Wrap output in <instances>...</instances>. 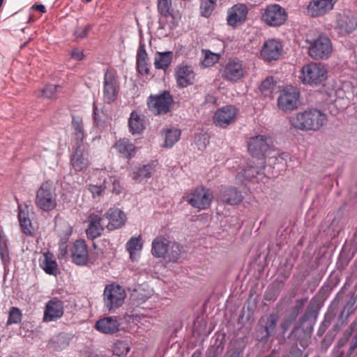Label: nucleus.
Segmentation results:
<instances>
[{
	"label": "nucleus",
	"instance_id": "obj_1",
	"mask_svg": "<svg viewBox=\"0 0 357 357\" xmlns=\"http://www.w3.org/2000/svg\"><path fill=\"white\" fill-rule=\"evenodd\" d=\"M289 122L294 128L302 131H317L327 122L326 115L317 109L299 112L291 116Z\"/></svg>",
	"mask_w": 357,
	"mask_h": 357
},
{
	"label": "nucleus",
	"instance_id": "obj_2",
	"mask_svg": "<svg viewBox=\"0 0 357 357\" xmlns=\"http://www.w3.org/2000/svg\"><path fill=\"white\" fill-rule=\"evenodd\" d=\"M183 249L180 243L172 241L163 236L155 238L151 245V253L156 258H163L169 262L176 261Z\"/></svg>",
	"mask_w": 357,
	"mask_h": 357
},
{
	"label": "nucleus",
	"instance_id": "obj_3",
	"mask_svg": "<svg viewBox=\"0 0 357 357\" xmlns=\"http://www.w3.org/2000/svg\"><path fill=\"white\" fill-rule=\"evenodd\" d=\"M35 204L45 212L51 211L56 207L57 193L52 181H47L41 184L36 192Z\"/></svg>",
	"mask_w": 357,
	"mask_h": 357
},
{
	"label": "nucleus",
	"instance_id": "obj_4",
	"mask_svg": "<svg viewBox=\"0 0 357 357\" xmlns=\"http://www.w3.org/2000/svg\"><path fill=\"white\" fill-rule=\"evenodd\" d=\"M327 77V68L321 63L312 62L303 66L300 78L305 84L318 85Z\"/></svg>",
	"mask_w": 357,
	"mask_h": 357
},
{
	"label": "nucleus",
	"instance_id": "obj_5",
	"mask_svg": "<svg viewBox=\"0 0 357 357\" xmlns=\"http://www.w3.org/2000/svg\"><path fill=\"white\" fill-rule=\"evenodd\" d=\"M126 297L124 289L118 284L112 283L105 286L103 291V301L107 310L112 312L121 307Z\"/></svg>",
	"mask_w": 357,
	"mask_h": 357
},
{
	"label": "nucleus",
	"instance_id": "obj_6",
	"mask_svg": "<svg viewBox=\"0 0 357 357\" xmlns=\"http://www.w3.org/2000/svg\"><path fill=\"white\" fill-rule=\"evenodd\" d=\"M219 73L224 80L234 83L244 77L245 68L238 58L229 59L221 65Z\"/></svg>",
	"mask_w": 357,
	"mask_h": 357
},
{
	"label": "nucleus",
	"instance_id": "obj_7",
	"mask_svg": "<svg viewBox=\"0 0 357 357\" xmlns=\"http://www.w3.org/2000/svg\"><path fill=\"white\" fill-rule=\"evenodd\" d=\"M333 46L331 40L321 36L310 43L308 48L309 56L316 60H325L329 58L332 53Z\"/></svg>",
	"mask_w": 357,
	"mask_h": 357
},
{
	"label": "nucleus",
	"instance_id": "obj_8",
	"mask_svg": "<svg viewBox=\"0 0 357 357\" xmlns=\"http://www.w3.org/2000/svg\"><path fill=\"white\" fill-rule=\"evenodd\" d=\"M287 19V13L285 9L277 3L268 5L262 14L263 21L269 26H280Z\"/></svg>",
	"mask_w": 357,
	"mask_h": 357
},
{
	"label": "nucleus",
	"instance_id": "obj_9",
	"mask_svg": "<svg viewBox=\"0 0 357 357\" xmlns=\"http://www.w3.org/2000/svg\"><path fill=\"white\" fill-rule=\"evenodd\" d=\"M278 318L271 313L260 318L257 326L255 337L259 342H266L275 332Z\"/></svg>",
	"mask_w": 357,
	"mask_h": 357
},
{
	"label": "nucleus",
	"instance_id": "obj_10",
	"mask_svg": "<svg viewBox=\"0 0 357 357\" xmlns=\"http://www.w3.org/2000/svg\"><path fill=\"white\" fill-rule=\"evenodd\" d=\"M268 139L263 135H257L250 137L247 141L248 151L253 157L264 162L266 152L270 149Z\"/></svg>",
	"mask_w": 357,
	"mask_h": 357
},
{
	"label": "nucleus",
	"instance_id": "obj_11",
	"mask_svg": "<svg viewBox=\"0 0 357 357\" xmlns=\"http://www.w3.org/2000/svg\"><path fill=\"white\" fill-rule=\"evenodd\" d=\"M299 94L296 88L292 86H286L278 98V107L284 112L296 109L299 104Z\"/></svg>",
	"mask_w": 357,
	"mask_h": 357
},
{
	"label": "nucleus",
	"instance_id": "obj_12",
	"mask_svg": "<svg viewBox=\"0 0 357 357\" xmlns=\"http://www.w3.org/2000/svg\"><path fill=\"white\" fill-rule=\"evenodd\" d=\"M119 91V84L116 72L107 70L105 73L103 81V98L108 103L114 102Z\"/></svg>",
	"mask_w": 357,
	"mask_h": 357
},
{
	"label": "nucleus",
	"instance_id": "obj_13",
	"mask_svg": "<svg viewBox=\"0 0 357 357\" xmlns=\"http://www.w3.org/2000/svg\"><path fill=\"white\" fill-rule=\"evenodd\" d=\"M172 102L173 98L169 92L164 91L161 94L155 96H151L148 101V106L150 111L158 115L167 113Z\"/></svg>",
	"mask_w": 357,
	"mask_h": 357
},
{
	"label": "nucleus",
	"instance_id": "obj_14",
	"mask_svg": "<svg viewBox=\"0 0 357 357\" xmlns=\"http://www.w3.org/2000/svg\"><path fill=\"white\" fill-rule=\"evenodd\" d=\"M213 199V195L209 189L199 188L187 197V202L194 208L204 210L211 206Z\"/></svg>",
	"mask_w": 357,
	"mask_h": 357
},
{
	"label": "nucleus",
	"instance_id": "obj_15",
	"mask_svg": "<svg viewBox=\"0 0 357 357\" xmlns=\"http://www.w3.org/2000/svg\"><path fill=\"white\" fill-rule=\"evenodd\" d=\"M172 0H158V10L160 14L159 28L172 30L176 27L175 18L172 14Z\"/></svg>",
	"mask_w": 357,
	"mask_h": 357
},
{
	"label": "nucleus",
	"instance_id": "obj_16",
	"mask_svg": "<svg viewBox=\"0 0 357 357\" xmlns=\"http://www.w3.org/2000/svg\"><path fill=\"white\" fill-rule=\"evenodd\" d=\"M175 79L178 86L185 88L194 83L195 73L192 65L182 62L175 68Z\"/></svg>",
	"mask_w": 357,
	"mask_h": 357
},
{
	"label": "nucleus",
	"instance_id": "obj_17",
	"mask_svg": "<svg viewBox=\"0 0 357 357\" xmlns=\"http://www.w3.org/2000/svg\"><path fill=\"white\" fill-rule=\"evenodd\" d=\"M248 8L244 3H236L229 8L227 12V24L233 28L243 24L248 16Z\"/></svg>",
	"mask_w": 357,
	"mask_h": 357
},
{
	"label": "nucleus",
	"instance_id": "obj_18",
	"mask_svg": "<svg viewBox=\"0 0 357 357\" xmlns=\"http://www.w3.org/2000/svg\"><path fill=\"white\" fill-rule=\"evenodd\" d=\"M238 110L233 105H226L217 109L213 122L216 126L225 128L234 121Z\"/></svg>",
	"mask_w": 357,
	"mask_h": 357
},
{
	"label": "nucleus",
	"instance_id": "obj_19",
	"mask_svg": "<svg viewBox=\"0 0 357 357\" xmlns=\"http://www.w3.org/2000/svg\"><path fill=\"white\" fill-rule=\"evenodd\" d=\"M283 52V45L276 39L266 40L261 49L260 54L267 61L278 60Z\"/></svg>",
	"mask_w": 357,
	"mask_h": 357
},
{
	"label": "nucleus",
	"instance_id": "obj_20",
	"mask_svg": "<svg viewBox=\"0 0 357 357\" xmlns=\"http://www.w3.org/2000/svg\"><path fill=\"white\" fill-rule=\"evenodd\" d=\"M90 164L89 153L83 145H78L70 157V165L75 172L86 169Z\"/></svg>",
	"mask_w": 357,
	"mask_h": 357
},
{
	"label": "nucleus",
	"instance_id": "obj_21",
	"mask_svg": "<svg viewBox=\"0 0 357 357\" xmlns=\"http://www.w3.org/2000/svg\"><path fill=\"white\" fill-rule=\"evenodd\" d=\"M335 0H312L307 8V15L312 17L323 16L333 9Z\"/></svg>",
	"mask_w": 357,
	"mask_h": 357
},
{
	"label": "nucleus",
	"instance_id": "obj_22",
	"mask_svg": "<svg viewBox=\"0 0 357 357\" xmlns=\"http://www.w3.org/2000/svg\"><path fill=\"white\" fill-rule=\"evenodd\" d=\"M104 217L108 220L107 228L109 231L120 229L126 222V213L118 208H109Z\"/></svg>",
	"mask_w": 357,
	"mask_h": 357
},
{
	"label": "nucleus",
	"instance_id": "obj_23",
	"mask_svg": "<svg viewBox=\"0 0 357 357\" xmlns=\"http://www.w3.org/2000/svg\"><path fill=\"white\" fill-rule=\"evenodd\" d=\"M63 314V303L61 301L54 298L49 301L45 305L43 321H53L61 318Z\"/></svg>",
	"mask_w": 357,
	"mask_h": 357
},
{
	"label": "nucleus",
	"instance_id": "obj_24",
	"mask_svg": "<svg viewBox=\"0 0 357 357\" xmlns=\"http://www.w3.org/2000/svg\"><path fill=\"white\" fill-rule=\"evenodd\" d=\"M102 218L96 213H91L88 216V228L86 230L87 238L93 240L100 237L103 231Z\"/></svg>",
	"mask_w": 357,
	"mask_h": 357
},
{
	"label": "nucleus",
	"instance_id": "obj_25",
	"mask_svg": "<svg viewBox=\"0 0 357 357\" xmlns=\"http://www.w3.org/2000/svg\"><path fill=\"white\" fill-rule=\"evenodd\" d=\"M71 257L73 261L79 266H84L88 261L89 253L87 245L84 241L77 240L71 248Z\"/></svg>",
	"mask_w": 357,
	"mask_h": 357
},
{
	"label": "nucleus",
	"instance_id": "obj_26",
	"mask_svg": "<svg viewBox=\"0 0 357 357\" xmlns=\"http://www.w3.org/2000/svg\"><path fill=\"white\" fill-rule=\"evenodd\" d=\"M318 311L312 304H310L303 315L301 317L299 326L305 332H310L312 330L317 317Z\"/></svg>",
	"mask_w": 357,
	"mask_h": 357
},
{
	"label": "nucleus",
	"instance_id": "obj_27",
	"mask_svg": "<svg viewBox=\"0 0 357 357\" xmlns=\"http://www.w3.org/2000/svg\"><path fill=\"white\" fill-rule=\"evenodd\" d=\"M120 324L116 317H106L98 320L95 328L104 334H113L118 331Z\"/></svg>",
	"mask_w": 357,
	"mask_h": 357
},
{
	"label": "nucleus",
	"instance_id": "obj_28",
	"mask_svg": "<svg viewBox=\"0 0 357 357\" xmlns=\"http://www.w3.org/2000/svg\"><path fill=\"white\" fill-rule=\"evenodd\" d=\"M219 199L223 203L229 205H236L240 204L243 200L241 192L236 188L233 187H224L222 188Z\"/></svg>",
	"mask_w": 357,
	"mask_h": 357
},
{
	"label": "nucleus",
	"instance_id": "obj_29",
	"mask_svg": "<svg viewBox=\"0 0 357 357\" xmlns=\"http://www.w3.org/2000/svg\"><path fill=\"white\" fill-rule=\"evenodd\" d=\"M71 126L73 129L72 134L77 146L83 145L82 142L86 138V134L82 119L80 116L72 115Z\"/></svg>",
	"mask_w": 357,
	"mask_h": 357
},
{
	"label": "nucleus",
	"instance_id": "obj_30",
	"mask_svg": "<svg viewBox=\"0 0 357 357\" xmlns=\"http://www.w3.org/2000/svg\"><path fill=\"white\" fill-rule=\"evenodd\" d=\"M40 267L45 273L51 275H56L57 263L52 253L45 252L43 257L39 259Z\"/></svg>",
	"mask_w": 357,
	"mask_h": 357
},
{
	"label": "nucleus",
	"instance_id": "obj_31",
	"mask_svg": "<svg viewBox=\"0 0 357 357\" xmlns=\"http://www.w3.org/2000/svg\"><path fill=\"white\" fill-rule=\"evenodd\" d=\"M357 26L356 18L348 15H341L337 20V28L341 34L351 33Z\"/></svg>",
	"mask_w": 357,
	"mask_h": 357
},
{
	"label": "nucleus",
	"instance_id": "obj_32",
	"mask_svg": "<svg viewBox=\"0 0 357 357\" xmlns=\"http://www.w3.org/2000/svg\"><path fill=\"white\" fill-rule=\"evenodd\" d=\"M128 126L132 135L140 134L145 129L144 116L135 111L132 112L128 120Z\"/></svg>",
	"mask_w": 357,
	"mask_h": 357
},
{
	"label": "nucleus",
	"instance_id": "obj_33",
	"mask_svg": "<svg viewBox=\"0 0 357 357\" xmlns=\"http://www.w3.org/2000/svg\"><path fill=\"white\" fill-rule=\"evenodd\" d=\"M118 152L126 159H130L135 154L136 147L126 138L119 139L115 145Z\"/></svg>",
	"mask_w": 357,
	"mask_h": 357
},
{
	"label": "nucleus",
	"instance_id": "obj_34",
	"mask_svg": "<svg viewBox=\"0 0 357 357\" xmlns=\"http://www.w3.org/2000/svg\"><path fill=\"white\" fill-rule=\"evenodd\" d=\"M173 52L171 51L157 52L154 59V66L158 70H166L173 59Z\"/></svg>",
	"mask_w": 357,
	"mask_h": 357
},
{
	"label": "nucleus",
	"instance_id": "obj_35",
	"mask_svg": "<svg viewBox=\"0 0 357 357\" xmlns=\"http://www.w3.org/2000/svg\"><path fill=\"white\" fill-rule=\"evenodd\" d=\"M154 170L153 163L144 165L132 172V179L141 183L147 178H151Z\"/></svg>",
	"mask_w": 357,
	"mask_h": 357
},
{
	"label": "nucleus",
	"instance_id": "obj_36",
	"mask_svg": "<svg viewBox=\"0 0 357 357\" xmlns=\"http://www.w3.org/2000/svg\"><path fill=\"white\" fill-rule=\"evenodd\" d=\"M70 339L65 333H59L54 336L49 342L50 348L55 351H61L69 344Z\"/></svg>",
	"mask_w": 357,
	"mask_h": 357
},
{
	"label": "nucleus",
	"instance_id": "obj_37",
	"mask_svg": "<svg viewBox=\"0 0 357 357\" xmlns=\"http://www.w3.org/2000/svg\"><path fill=\"white\" fill-rule=\"evenodd\" d=\"M8 239L2 229H0V257L3 265L10 263V258L8 250Z\"/></svg>",
	"mask_w": 357,
	"mask_h": 357
},
{
	"label": "nucleus",
	"instance_id": "obj_38",
	"mask_svg": "<svg viewBox=\"0 0 357 357\" xmlns=\"http://www.w3.org/2000/svg\"><path fill=\"white\" fill-rule=\"evenodd\" d=\"M181 134V130L176 128H172L165 130L163 134L165 136L164 146L166 148L172 147L175 143L179 140Z\"/></svg>",
	"mask_w": 357,
	"mask_h": 357
},
{
	"label": "nucleus",
	"instance_id": "obj_39",
	"mask_svg": "<svg viewBox=\"0 0 357 357\" xmlns=\"http://www.w3.org/2000/svg\"><path fill=\"white\" fill-rule=\"evenodd\" d=\"M18 219L23 231L26 234H31V222L29 218L28 207L26 206L22 207L19 206Z\"/></svg>",
	"mask_w": 357,
	"mask_h": 357
},
{
	"label": "nucleus",
	"instance_id": "obj_40",
	"mask_svg": "<svg viewBox=\"0 0 357 357\" xmlns=\"http://www.w3.org/2000/svg\"><path fill=\"white\" fill-rule=\"evenodd\" d=\"M220 54L213 53L209 50H202V61L201 64L204 68H208L213 66L219 61Z\"/></svg>",
	"mask_w": 357,
	"mask_h": 357
},
{
	"label": "nucleus",
	"instance_id": "obj_41",
	"mask_svg": "<svg viewBox=\"0 0 357 357\" xmlns=\"http://www.w3.org/2000/svg\"><path fill=\"white\" fill-rule=\"evenodd\" d=\"M130 349V342L128 340H117L112 346L114 355L125 357Z\"/></svg>",
	"mask_w": 357,
	"mask_h": 357
},
{
	"label": "nucleus",
	"instance_id": "obj_42",
	"mask_svg": "<svg viewBox=\"0 0 357 357\" xmlns=\"http://www.w3.org/2000/svg\"><path fill=\"white\" fill-rule=\"evenodd\" d=\"M143 243L141 236L137 237L132 236L126 243V250L129 252L130 257L132 258L135 252L142 249Z\"/></svg>",
	"mask_w": 357,
	"mask_h": 357
},
{
	"label": "nucleus",
	"instance_id": "obj_43",
	"mask_svg": "<svg viewBox=\"0 0 357 357\" xmlns=\"http://www.w3.org/2000/svg\"><path fill=\"white\" fill-rule=\"evenodd\" d=\"M216 0H201L200 13L204 17H209L215 9Z\"/></svg>",
	"mask_w": 357,
	"mask_h": 357
},
{
	"label": "nucleus",
	"instance_id": "obj_44",
	"mask_svg": "<svg viewBox=\"0 0 357 357\" xmlns=\"http://www.w3.org/2000/svg\"><path fill=\"white\" fill-rule=\"evenodd\" d=\"M259 89L265 96H271L276 89V83L273 77H269L264 79L261 83Z\"/></svg>",
	"mask_w": 357,
	"mask_h": 357
},
{
	"label": "nucleus",
	"instance_id": "obj_45",
	"mask_svg": "<svg viewBox=\"0 0 357 357\" xmlns=\"http://www.w3.org/2000/svg\"><path fill=\"white\" fill-rule=\"evenodd\" d=\"M104 180H107L108 181V185H109V189L113 193L119 195L122 191V186L121 185L120 179L116 176H107V177H105Z\"/></svg>",
	"mask_w": 357,
	"mask_h": 357
},
{
	"label": "nucleus",
	"instance_id": "obj_46",
	"mask_svg": "<svg viewBox=\"0 0 357 357\" xmlns=\"http://www.w3.org/2000/svg\"><path fill=\"white\" fill-rule=\"evenodd\" d=\"M109 188L108 185V181L107 180H104L100 185H92L89 184L88 185L89 191L92 194L93 197L95 198L100 195L102 192Z\"/></svg>",
	"mask_w": 357,
	"mask_h": 357
},
{
	"label": "nucleus",
	"instance_id": "obj_47",
	"mask_svg": "<svg viewBox=\"0 0 357 357\" xmlns=\"http://www.w3.org/2000/svg\"><path fill=\"white\" fill-rule=\"evenodd\" d=\"M22 320V313L19 308L16 307H12L9 311L8 319L7 321V325H11L14 324H18Z\"/></svg>",
	"mask_w": 357,
	"mask_h": 357
},
{
	"label": "nucleus",
	"instance_id": "obj_48",
	"mask_svg": "<svg viewBox=\"0 0 357 357\" xmlns=\"http://www.w3.org/2000/svg\"><path fill=\"white\" fill-rule=\"evenodd\" d=\"M356 301V298L354 296H351L349 299V301L347 302V304H346L344 308L342 310V312L340 313V317H342L343 316V314H344V312H346V313H347L346 319L347 320L349 319V317L352 314H354V312H355L354 305H355Z\"/></svg>",
	"mask_w": 357,
	"mask_h": 357
},
{
	"label": "nucleus",
	"instance_id": "obj_49",
	"mask_svg": "<svg viewBox=\"0 0 357 357\" xmlns=\"http://www.w3.org/2000/svg\"><path fill=\"white\" fill-rule=\"evenodd\" d=\"M59 85L47 84L41 91V96L47 98H52L55 97Z\"/></svg>",
	"mask_w": 357,
	"mask_h": 357
},
{
	"label": "nucleus",
	"instance_id": "obj_50",
	"mask_svg": "<svg viewBox=\"0 0 357 357\" xmlns=\"http://www.w3.org/2000/svg\"><path fill=\"white\" fill-rule=\"evenodd\" d=\"M259 174V170L257 167L253 166H248L245 169H243L238 174H242V176L245 178L246 180H251L255 176Z\"/></svg>",
	"mask_w": 357,
	"mask_h": 357
},
{
	"label": "nucleus",
	"instance_id": "obj_51",
	"mask_svg": "<svg viewBox=\"0 0 357 357\" xmlns=\"http://www.w3.org/2000/svg\"><path fill=\"white\" fill-rule=\"evenodd\" d=\"M93 25H88L85 27L77 26L74 31V36L77 38H84L87 36L88 33L92 29Z\"/></svg>",
	"mask_w": 357,
	"mask_h": 357
},
{
	"label": "nucleus",
	"instance_id": "obj_52",
	"mask_svg": "<svg viewBox=\"0 0 357 357\" xmlns=\"http://www.w3.org/2000/svg\"><path fill=\"white\" fill-rule=\"evenodd\" d=\"M150 65L148 63L147 61H137V71L139 74L148 75L149 73Z\"/></svg>",
	"mask_w": 357,
	"mask_h": 357
},
{
	"label": "nucleus",
	"instance_id": "obj_53",
	"mask_svg": "<svg viewBox=\"0 0 357 357\" xmlns=\"http://www.w3.org/2000/svg\"><path fill=\"white\" fill-rule=\"evenodd\" d=\"M147 61V53L144 45H140L137 53V61Z\"/></svg>",
	"mask_w": 357,
	"mask_h": 357
},
{
	"label": "nucleus",
	"instance_id": "obj_54",
	"mask_svg": "<svg viewBox=\"0 0 357 357\" xmlns=\"http://www.w3.org/2000/svg\"><path fill=\"white\" fill-rule=\"evenodd\" d=\"M93 119L98 126H103L105 121L102 120L96 105H93Z\"/></svg>",
	"mask_w": 357,
	"mask_h": 357
},
{
	"label": "nucleus",
	"instance_id": "obj_55",
	"mask_svg": "<svg viewBox=\"0 0 357 357\" xmlns=\"http://www.w3.org/2000/svg\"><path fill=\"white\" fill-rule=\"evenodd\" d=\"M71 58L77 61H82L84 59V54L82 51L77 49L73 50L70 53Z\"/></svg>",
	"mask_w": 357,
	"mask_h": 357
},
{
	"label": "nucleus",
	"instance_id": "obj_56",
	"mask_svg": "<svg viewBox=\"0 0 357 357\" xmlns=\"http://www.w3.org/2000/svg\"><path fill=\"white\" fill-rule=\"evenodd\" d=\"M303 351L297 347H292L290 349L289 354L287 357H302ZM306 357V356H305Z\"/></svg>",
	"mask_w": 357,
	"mask_h": 357
},
{
	"label": "nucleus",
	"instance_id": "obj_57",
	"mask_svg": "<svg viewBox=\"0 0 357 357\" xmlns=\"http://www.w3.org/2000/svg\"><path fill=\"white\" fill-rule=\"evenodd\" d=\"M331 325V321L329 319H327L326 317L324 318V320L321 322L318 333L320 334H323L326 330Z\"/></svg>",
	"mask_w": 357,
	"mask_h": 357
},
{
	"label": "nucleus",
	"instance_id": "obj_58",
	"mask_svg": "<svg viewBox=\"0 0 357 357\" xmlns=\"http://www.w3.org/2000/svg\"><path fill=\"white\" fill-rule=\"evenodd\" d=\"M242 351L238 348L231 349L227 352L225 357H240Z\"/></svg>",
	"mask_w": 357,
	"mask_h": 357
},
{
	"label": "nucleus",
	"instance_id": "obj_59",
	"mask_svg": "<svg viewBox=\"0 0 357 357\" xmlns=\"http://www.w3.org/2000/svg\"><path fill=\"white\" fill-rule=\"evenodd\" d=\"M357 348V335H354L353 337L349 347V351L351 352L354 351Z\"/></svg>",
	"mask_w": 357,
	"mask_h": 357
},
{
	"label": "nucleus",
	"instance_id": "obj_60",
	"mask_svg": "<svg viewBox=\"0 0 357 357\" xmlns=\"http://www.w3.org/2000/svg\"><path fill=\"white\" fill-rule=\"evenodd\" d=\"M357 325V318L350 324L349 327V335H351L355 330V327Z\"/></svg>",
	"mask_w": 357,
	"mask_h": 357
},
{
	"label": "nucleus",
	"instance_id": "obj_61",
	"mask_svg": "<svg viewBox=\"0 0 357 357\" xmlns=\"http://www.w3.org/2000/svg\"><path fill=\"white\" fill-rule=\"evenodd\" d=\"M34 8H35V9H36L37 11H39V12H40V13H45V12H46V8H45V6H44V5H43V4H36V5L34 6Z\"/></svg>",
	"mask_w": 357,
	"mask_h": 357
},
{
	"label": "nucleus",
	"instance_id": "obj_62",
	"mask_svg": "<svg viewBox=\"0 0 357 357\" xmlns=\"http://www.w3.org/2000/svg\"><path fill=\"white\" fill-rule=\"evenodd\" d=\"M202 137H203L204 142H203L202 144H198L199 149H202L205 148L206 146V144L208 142L207 137L206 135H202Z\"/></svg>",
	"mask_w": 357,
	"mask_h": 357
},
{
	"label": "nucleus",
	"instance_id": "obj_63",
	"mask_svg": "<svg viewBox=\"0 0 357 357\" xmlns=\"http://www.w3.org/2000/svg\"><path fill=\"white\" fill-rule=\"evenodd\" d=\"M306 301V299H301L296 301V307H297L299 310L302 308L303 305Z\"/></svg>",
	"mask_w": 357,
	"mask_h": 357
},
{
	"label": "nucleus",
	"instance_id": "obj_64",
	"mask_svg": "<svg viewBox=\"0 0 357 357\" xmlns=\"http://www.w3.org/2000/svg\"><path fill=\"white\" fill-rule=\"evenodd\" d=\"M282 329L284 331V333H285V331H287V323H283L282 324Z\"/></svg>",
	"mask_w": 357,
	"mask_h": 357
}]
</instances>
